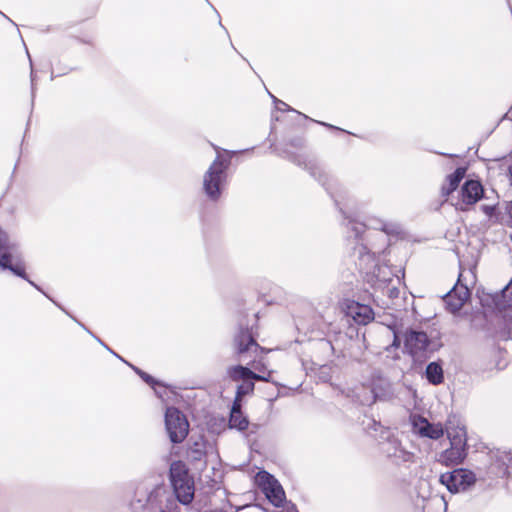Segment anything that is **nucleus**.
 <instances>
[{
  "label": "nucleus",
  "mask_w": 512,
  "mask_h": 512,
  "mask_svg": "<svg viewBox=\"0 0 512 512\" xmlns=\"http://www.w3.org/2000/svg\"><path fill=\"white\" fill-rule=\"evenodd\" d=\"M279 156L304 168L316 179L334 200L335 205L344 217L348 245L351 246V258L361 273L379 278L380 266L378 256L385 253L389 246L388 235L399 232L394 224L381 223L380 231L370 230L363 222H359L347 215L341 206L340 190L337 181L331 177L322 166L304 154H297L283 149Z\"/></svg>",
  "instance_id": "1"
},
{
  "label": "nucleus",
  "mask_w": 512,
  "mask_h": 512,
  "mask_svg": "<svg viewBox=\"0 0 512 512\" xmlns=\"http://www.w3.org/2000/svg\"><path fill=\"white\" fill-rule=\"evenodd\" d=\"M176 500L164 485L139 486L130 502L131 512H175Z\"/></svg>",
  "instance_id": "2"
},
{
  "label": "nucleus",
  "mask_w": 512,
  "mask_h": 512,
  "mask_svg": "<svg viewBox=\"0 0 512 512\" xmlns=\"http://www.w3.org/2000/svg\"><path fill=\"white\" fill-rule=\"evenodd\" d=\"M0 269L10 271L13 275L27 281L36 290L42 291V288L34 281H32L26 273V267L23 261L20 244L1 227Z\"/></svg>",
  "instance_id": "3"
},
{
  "label": "nucleus",
  "mask_w": 512,
  "mask_h": 512,
  "mask_svg": "<svg viewBox=\"0 0 512 512\" xmlns=\"http://www.w3.org/2000/svg\"><path fill=\"white\" fill-rule=\"evenodd\" d=\"M227 155L217 154L203 175V192L212 202H217L227 182L228 169L235 151H226Z\"/></svg>",
  "instance_id": "4"
},
{
  "label": "nucleus",
  "mask_w": 512,
  "mask_h": 512,
  "mask_svg": "<svg viewBox=\"0 0 512 512\" xmlns=\"http://www.w3.org/2000/svg\"><path fill=\"white\" fill-rule=\"evenodd\" d=\"M169 480L176 500L183 505L190 504L194 498V481L184 462L178 460L171 463Z\"/></svg>",
  "instance_id": "5"
},
{
  "label": "nucleus",
  "mask_w": 512,
  "mask_h": 512,
  "mask_svg": "<svg viewBox=\"0 0 512 512\" xmlns=\"http://www.w3.org/2000/svg\"><path fill=\"white\" fill-rule=\"evenodd\" d=\"M450 447L442 451L438 461L445 466L461 464L468 454L467 433L465 428L447 431Z\"/></svg>",
  "instance_id": "6"
},
{
  "label": "nucleus",
  "mask_w": 512,
  "mask_h": 512,
  "mask_svg": "<svg viewBox=\"0 0 512 512\" xmlns=\"http://www.w3.org/2000/svg\"><path fill=\"white\" fill-rule=\"evenodd\" d=\"M378 446L380 453L392 464L400 466L413 461L414 454L402 446L401 441L392 430L383 432Z\"/></svg>",
  "instance_id": "7"
},
{
  "label": "nucleus",
  "mask_w": 512,
  "mask_h": 512,
  "mask_svg": "<svg viewBox=\"0 0 512 512\" xmlns=\"http://www.w3.org/2000/svg\"><path fill=\"white\" fill-rule=\"evenodd\" d=\"M439 482L450 493L457 494L470 490L476 484L477 478L475 473L467 468H455L450 472L442 473Z\"/></svg>",
  "instance_id": "8"
},
{
  "label": "nucleus",
  "mask_w": 512,
  "mask_h": 512,
  "mask_svg": "<svg viewBox=\"0 0 512 512\" xmlns=\"http://www.w3.org/2000/svg\"><path fill=\"white\" fill-rule=\"evenodd\" d=\"M165 428L173 444L185 440L189 433V423L186 416L176 407H167L165 411Z\"/></svg>",
  "instance_id": "9"
},
{
  "label": "nucleus",
  "mask_w": 512,
  "mask_h": 512,
  "mask_svg": "<svg viewBox=\"0 0 512 512\" xmlns=\"http://www.w3.org/2000/svg\"><path fill=\"white\" fill-rule=\"evenodd\" d=\"M233 343L235 352L238 355L248 353L252 349L257 351L261 348L253 336L252 327H250L247 323H244L243 319L238 323V329L234 335Z\"/></svg>",
  "instance_id": "10"
},
{
  "label": "nucleus",
  "mask_w": 512,
  "mask_h": 512,
  "mask_svg": "<svg viewBox=\"0 0 512 512\" xmlns=\"http://www.w3.org/2000/svg\"><path fill=\"white\" fill-rule=\"evenodd\" d=\"M431 341L424 331L409 329L404 335V346L408 354L418 357L426 352Z\"/></svg>",
  "instance_id": "11"
},
{
  "label": "nucleus",
  "mask_w": 512,
  "mask_h": 512,
  "mask_svg": "<svg viewBox=\"0 0 512 512\" xmlns=\"http://www.w3.org/2000/svg\"><path fill=\"white\" fill-rule=\"evenodd\" d=\"M461 277V274L459 275ZM460 281V278H458ZM470 296V291L466 285L457 282L453 288L443 296L446 309L455 314L461 310Z\"/></svg>",
  "instance_id": "12"
},
{
  "label": "nucleus",
  "mask_w": 512,
  "mask_h": 512,
  "mask_svg": "<svg viewBox=\"0 0 512 512\" xmlns=\"http://www.w3.org/2000/svg\"><path fill=\"white\" fill-rule=\"evenodd\" d=\"M263 492L266 498L275 506L281 507L286 499L285 492L279 481L270 473L264 472L261 476Z\"/></svg>",
  "instance_id": "13"
},
{
  "label": "nucleus",
  "mask_w": 512,
  "mask_h": 512,
  "mask_svg": "<svg viewBox=\"0 0 512 512\" xmlns=\"http://www.w3.org/2000/svg\"><path fill=\"white\" fill-rule=\"evenodd\" d=\"M460 197L462 204L466 206L474 205L482 198H489L478 179L465 180L460 189Z\"/></svg>",
  "instance_id": "14"
},
{
  "label": "nucleus",
  "mask_w": 512,
  "mask_h": 512,
  "mask_svg": "<svg viewBox=\"0 0 512 512\" xmlns=\"http://www.w3.org/2000/svg\"><path fill=\"white\" fill-rule=\"evenodd\" d=\"M346 314L361 325H367L374 319L373 309L369 305L352 301L347 304Z\"/></svg>",
  "instance_id": "15"
},
{
  "label": "nucleus",
  "mask_w": 512,
  "mask_h": 512,
  "mask_svg": "<svg viewBox=\"0 0 512 512\" xmlns=\"http://www.w3.org/2000/svg\"><path fill=\"white\" fill-rule=\"evenodd\" d=\"M466 167H457L455 171L446 177L447 184L441 187V194L443 197H448L459 187L460 182L466 175Z\"/></svg>",
  "instance_id": "16"
},
{
  "label": "nucleus",
  "mask_w": 512,
  "mask_h": 512,
  "mask_svg": "<svg viewBox=\"0 0 512 512\" xmlns=\"http://www.w3.org/2000/svg\"><path fill=\"white\" fill-rule=\"evenodd\" d=\"M372 402L376 401H387L393 397V391L391 384L385 379H379L377 381H373L372 388Z\"/></svg>",
  "instance_id": "17"
},
{
  "label": "nucleus",
  "mask_w": 512,
  "mask_h": 512,
  "mask_svg": "<svg viewBox=\"0 0 512 512\" xmlns=\"http://www.w3.org/2000/svg\"><path fill=\"white\" fill-rule=\"evenodd\" d=\"M495 309L503 311L512 307V279L498 293L492 296Z\"/></svg>",
  "instance_id": "18"
},
{
  "label": "nucleus",
  "mask_w": 512,
  "mask_h": 512,
  "mask_svg": "<svg viewBox=\"0 0 512 512\" xmlns=\"http://www.w3.org/2000/svg\"><path fill=\"white\" fill-rule=\"evenodd\" d=\"M418 433L423 437L437 440L444 435V430L441 424L429 423L425 418H422Z\"/></svg>",
  "instance_id": "19"
},
{
  "label": "nucleus",
  "mask_w": 512,
  "mask_h": 512,
  "mask_svg": "<svg viewBox=\"0 0 512 512\" xmlns=\"http://www.w3.org/2000/svg\"><path fill=\"white\" fill-rule=\"evenodd\" d=\"M425 377L432 385H439L444 381V371L440 362L433 361L427 364Z\"/></svg>",
  "instance_id": "20"
},
{
  "label": "nucleus",
  "mask_w": 512,
  "mask_h": 512,
  "mask_svg": "<svg viewBox=\"0 0 512 512\" xmlns=\"http://www.w3.org/2000/svg\"><path fill=\"white\" fill-rule=\"evenodd\" d=\"M227 375L232 381H244L252 376V370L241 364L228 367Z\"/></svg>",
  "instance_id": "21"
},
{
  "label": "nucleus",
  "mask_w": 512,
  "mask_h": 512,
  "mask_svg": "<svg viewBox=\"0 0 512 512\" xmlns=\"http://www.w3.org/2000/svg\"><path fill=\"white\" fill-rule=\"evenodd\" d=\"M364 425L367 433L374 437L378 443L379 440H382L383 432L385 430H391L389 427H384L380 422L372 418L364 422Z\"/></svg>",
  "instance_id": "22"
},
{
  "label": "nucleus",
  "mask_w": 512,
  "mask_h": 512,
  "mask_svg": "<svg viewBox=\"0 0 512 512\" xmlns=\"http://www.w3.org/2000/svg\"><path fill=\"white\" fill-rule=\"evenodd\" d=\"M43 295H45L49 300H51L57 307H59L66 315L71 317L75 322H77L84 330H86L93 338L96 339L98 343H100L103 347H105L109 352H111L114 356H116L118 359L123 360L121 356H119L117 353H115L113 350H111L100 338L95 336L89 329H87L84 324L79 322L76 318H74L64 307H62L59 303H57L54 299H52L43 289L40 291Z\"/></svg>",
  "instance_id": "23"
},
{
  "label": "nucleus",
  "mask_w": 512,
  "mask_h": 512,
  "mask_svg": "<svg viewBox=\"0 0 512 512\" xmlns=\"http://www.w3.org/2000/svg\"><path fill=\"white\" fill-rule=\"evenodd\" d=\"M139 377L154 390L155 394L158 397L163 396V394L165 393V389L167 387L165 384L155 379L153 376H151L145 371L139 373Z\"/></svg>",
  "instance_id": "24"
},
{
  "label": "nucleus",
  "mask_w": 512,
  "mask_h": 512,
  "mask_svg": "<svg viewBox=\"0 0 512 512\" xmlns=\"http://www.w3.org/2000/svg\"><path fill=\"white\" fill-rule=\"evenodd\" d=\"M249 420L243 414V412L230 413L229 416V427L231 429H237L238 431H244L248 428Z\"/></svg>",
  "instance_id": "25"
},
{
  "label": "nucleus",
  "mask_w": 512,
  "mask_h": 512,
  "mask_svg": "<svg viewBox=\"0 0 512 512\" xmlns=\"http://www.w3.org/2000/svg\"><path fill=\"white\" fill-rule=\"evenodd\" d=\"M187 454L191 461H202L206 456L204 443L194 442V444L189 447Z\"/></svg>",
  "instance_id": "26"
},
{
  "label": "nucleus",
  "mask_w": 512,
  "mask_h": 512,
  "mask_svg": "<svg viewBox=\"0 0 512 512\" xmlns=\"http://www.w3.org/2000/svg\"><path fill=\"white\" fill-rule=\"evenodd\" d=\"M254 389L255 384L252 378L241 381V384L236 389L237 398H243L246 395L252 394Z\"/></svg>",
  "instance_id": "27"
},
{
  "label": "nucleus",
  "mask_w": 512,
  "mask_h": 512,
  "mask_svg": "<svg viewBox=\"0 0 512 512\" xmlns=\"http://www.w3.org/2000/svg\"><path fill=\"white\" fill-rule=\"evenodd\" d=\"M496 462L503 473L507 472L508 466L512 465V456L510 453L502 452L496 454Z\"/></svg>",
  "instance_id": "28"
},
{
  "label": "nucleus",
  "mask_w": 512,
  "mask_h": 512,
  "mask_svg": "<svg viewBox=\"0 0 512 512\" xmlns=\"http://www.w3.org/2000/svg\"><path fill=\"white\" fill-rule=\"evenodd\" d=\"M316 375L321 382H329L332 378V368L328 365H320Z\"/></svg>",
  "instance_id": "29"
},
{
  "label": "nucleus",
  "mask_w": 512,
  "mask_h": 512,
  "mask_svg": "<svg viewBox=\"0 0 512 512\" xmlns=\"http://www.w3.org/2000/svg\"><path fill=\"white\" fill-rule=\"evenodd\" d=\"M497 207H498V202H496L492 205L483 204L480 206V209L486 216H488L489 218H492V217L496 216Z\"/></svg>",
  "instance_id": "30"
},
{
  "label": "nucleus",
  "mask_w": 512,
  "mask_h": 512,
  "mask_svg": "<svg viewBox=\"0 0 512 512\" xmlns=\"http://www.w3.org/2000/svg\"><path fill=\"white\" fill-rule=\"evenodd\" d=\"M319 349H321L323 352L327 351H334V347L330 340L327 339H320L318 342Z\"/></svg>",
  "instance_id": "31"
},
{
  "label": "nucleus",
  "mask_w": 512,
  "mask_h": 512,
  "mask_svg": "<svg viewBox=\"0 0 512 512\" xmlns=\"http://www.w3.org/2000/svg\"><path fill=\"white\" fill-rule=\"evenodd\" d=\"M304 144H305V140L301 136H297V137L291 138L289 140V145L294 148H302L304 146Z\"/></svg>",
  "instance_id": "32"
},
{
  "label": "nucleus",
  "mask_w": 512,
  "mask_h": 512,
  "mask_svg": "<svg viewBox=\"0 0 512 512\" xmlns=\"http://www.w3.org/2000/svg\"><path fill=\"white\" fill-rule=\"evenodd\" d=\"M234 412H242V398H237V394L235 395V398L232 403V407L230 410V413Z\"/></svg>",
  "instance_id": "33"
},
{
  "label": "nucleus",
  "mask_w": 512,
  "mask_h": 512,
  "mask_svg": "<svg viewBox=\"0 0 512 512\" xmlns=\"http://www.w3.org/2000/svg\"><path fill=\"white\" fill-rule=\"evenodd\" d=\"M270 374H271V372H269V373H268V375H261V374H257V373H255V372L252 370V376H251V378L253 379V381L272 382V381H271V378H270Z\"/></svg>",
  "instance_id": "34"
},
{
  "label": "nucleus",
  "mask_w": 512,
  "mask_h": 512,
  "mask_svg": "<svg viewBox=\"0 0 512 512\" xmlns=\"http://www.w3.org/2000/svg\"><path fill=\"white\" fill-rule=\"evenodd\" d=\"M270 96L272 97L274 103L277 105V109H279V110H287V111L291 110V108L285 102H283L282 100L277 99L272 94H270Z\"/></svg>",
  "instance_id": "35"
},
{
  "label": "nucleus",
  "mask_w": 512,
  "mask_h": 512,
  "mask_svg": "<svg viewBox=\"0 0 512 512\" xmlns=\"http://www.w3.org/2000/svg\"><path fill=\"white\" fill-rule=\"evenodd\" d=\"M313 121L315 122V120H313ZM316 123H318V124H320V125H322V126H324V127H327V128H329V129H331V130H336V131H340V132H345V130H344V129H342V128H340V127H337V126H334V125H332V124L326 123V122L316 121ZM346 133L351 134L350 132H347V131H346Z\"/></svg>",
  "instance_id": "36"
},
{
  "label": "nucleus",
  "mask_w": 512,
  "mask_h": 512,
  "mask_svg": "<svg viewBox=\"0 0 512 512\" xmlns=\"http://www.w3.org/2000/svg\"><path fill=\"white\" fill-rule=\"evenodd\" d=\"M31 95H32V102L34 101V97H35V77H34V72L33 70L31 71Z\"/></svg>",
  "instance_id": "37"
},
{
  "label": "nucleus",
  "mask_w": 512,
  "mask_h": 512,
  "mask_svg": "<svg viewBox=\"0 0 512 512\" xmlns=\"http://www.w3.org/2000/svg\"><path fill=\"white\" fill-rule=\"evenodd\" d=\"M401 345V339L400 337L394 332V338L392 342V346L395 348H399Z\"/></svg>",
  "instance_id": "38"
},
{
  "label": "nucleus",
  "mask_w": 512,
  "mask_h": 512,
  "mask_svg": "<svg viewBox=\"0 0 512 512\" xmlns=\"http://www.w3.org/2000/svg\"><path fill=\"white\" fill-rule=\"evenodd\" d=\"M122 361L125 362L138 376H139V373H141L143 371L139 367H137V366H135L133 364L128 363L124 359Z\"/></svg>",
  "instance_id": "39"
},
{
  "label": "nucleus",
  "mask_w": 512,
  "mask_h": 512,
  "mask_svg": "<svg viewBox=\"0 0 512 512\" xmlns=\"http://www.w3.org/2000/svg\"><path fill=\"white\" fill-rule=\"evenodd\" d=\"M506 213L510 219H512V200L506 204Z\"/></svg>",
  "instance_id": "40"
},
{
  "label": "nucleus",
  "mask_w": 512,
  "mask_h": 512,
  "mask_svg": "<svg viewBox=\"0 0 512 512\" xmlns=\"http://www.w3.org/2000/svg\"><path fill=\"white\" fill-rule=\"evenodd\" d=\"M398 294H399V290L397 288L393 287V288L389 289V296L391 298L397 297Z\"/></svg>",
  "instance_id": "41"
},
{
  "label": "nucleus",
  "mask_w": 512,
  "mask_h": 512,
  "mask_svg": "<svg viewBox=\"0 0 512 512\" xmlns=\"http://www.w3.org/2000/svg\"><path fill=\"white\" fill-rule=\"evenodd\" d=\"M491 194L494 195L496 199L499 198L498 194L496 193V191L494 189L491 190Z\"/></svg>",
  "instance_id": "42"
},
{
  "label": "nucleus",
  "mask_w": 512,
  "mask_h": 512,
  "mask_svg": "<svg viewBox=\"0 0 512 512\" xmlns=\"http://www.w3.org/2000/svg\"><path fill=\"white\" fill-rule=\"evenodd\" d=\"M441 155H445V156H448V157H455L454 154H445V153H441Z\"/></svg>",
  "instance_id": "43"
},
{
  "label": "nucleus",
  "mask_w": 512,
  "mask_h": 512,
  "mask_svg": "<svg viewBox=\"0 0 512 512\" xmlns=\"http://www.w3.org/2000/svg\"><path fill=\"white\" fill-rule=\"evenodd\" d=\"M508 171H509V175H510V177L512 178V165L509 167V170H508Z\"/></svg>",
  "instance_id": "44"
},
{
  "label": "nucleus",
  "mask_w": 512,
  "mask_h": 512,
  "mask_svg": "<svg viewBox=\"0 0 512 512\" xmlns=\"http://www.w3.org/2000/svg\"><path fill=\"white\" fill-rule=\"evenodd\" d=\"M486 195L489 197V198H487L488 200L492 199V195H488V194H486Z\"/></svg>",
  "instance_id": "45"
},
{
  "label": "nucleus",
  "mask_w": 512,
  "mask_h": 512,
  "mask_svg": "<svg viewBox=\"0 0 512 512\" xmlns=\"http://www.w3.org/2000/svg\"><path fill=\"white\" fill-rule=\"evenodd\" d=\"M460 210H461V211H465V210H466V208H464V207H460Z\"/></svg>",
  "instance_id": "46"
}]
</instances>
